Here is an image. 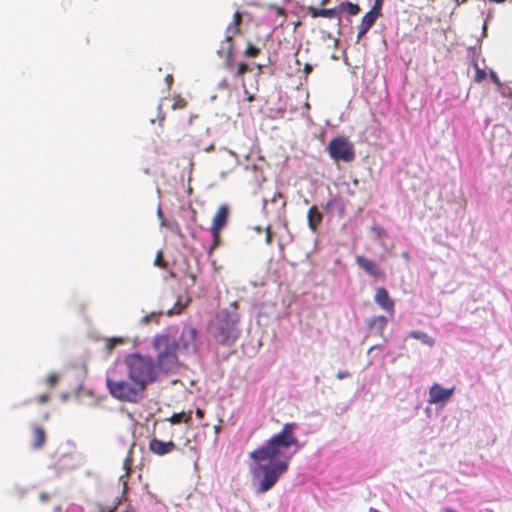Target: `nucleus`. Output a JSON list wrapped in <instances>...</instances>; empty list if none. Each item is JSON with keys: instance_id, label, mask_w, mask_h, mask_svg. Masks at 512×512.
Instances as JSON below:
<instances>
[{"instance_id": "f257e3e1", "label": "nucleus", "mask_w": 512, "mask_h": 512, "mask_svg": "<svg viewBox=\"0 0 512 512\" xmlns=\"http://www.w3.org/2000/svg\"><path fill=\"white\" fill-rule=\"evenodd\" d=\"M153 347L157 352V362L153 357L138 352L127 354L124 358L128 379L137 382L145 389L155 383L161 373H169L174 370L178 362L177 344L172 337L156 336L153 340Z\"/></svg>"}, {"instance_id": "f03ea898", "label": "nucleus", "mask_w": 512, "mask_h": 512, "mask_svg": "<svg viewBox=\"0 0 512 512\" xmlns=\"http://www.w3.org/2000/svg\"><path fill=\"white\" fill-rule=\"evenodd\" d=\"M299 425L295 422L285 423L281 431L269 438L263 445L250 453L254 462H266V460H279L292 457L299 452L303 444L296 437Z\"/></svg>"}, {"instance_id": "7ed1b4c3", "label": "nucleus", "mask_w": 512, "mask_h": 512, "mask_svg": "<svg viewBox=\"0 0 512 512\" xmlns=\"http://www.w3.org/2000/svg\"><path fill=\"white\" fill-rule=\"evenodd\" d=\"M239 322L240 315L237 312L236 303L231 304L228 308L221 309L209 327L214 341L226 347L233 346L241 335Z\"/></svg>"}, {"instance_id": "20e7f679", "label": "nucleus", "mask_w": 512, "mask_h": 512, "mask_svg": "<svg viewBox=\"0 0 512 512\" xmlns=\"http://www.w3.org/2000/svg\"><path fill=\"white\" fill-rule=\"evenodd\" d=\"M264 462H254L250 466L252 475V485L256 488L257 494H264L271 490L281 475L286 473L289 468V457L279 460H266Z\"/></svg>"}, {"instance_id": "39448f33", "label": "nucleus", "mask_w": 512, "mask_h": 512, "mask_svg": "<svg viewBox=\"0 0 512 512\" xmlns=\"http://www.w3.org/2000/svg\"><path fill=\"white\" fill-rule=\"evenodd\" d=\"M106 385L109 393L114 398L121 401L137 403L145 396L146 389L137 382H132L129 379L116 380L111 375H108Z\"/></svg>"}, {"instance_id": "423d86ee", "label": "nucleus", "mask_w": 512, "mask_h": 512, "mask_svg": "<svg viewBox=\"0 0 512 512\" xmlns=\"http://www.w3.org/2000/svg\"><path fill=\"white\" fill-rule=\"evenodd\" d=\"M327 149L330 157L335 161L351 162L355 159L353 144L343 136L333 138Z\"/></svg>"}, {"instance_id": "0eeeda50", "label": "nucleus", "mask_w": 512, "mask_h": 512, "mask_svg": "<svg viewBox=\"0 0 512 512\" xmlns=\"http://www.w3.org/2000/svg\"><path fill=\"white\" fill-rule=\"evenodd\" d=\"M229 217V208L226 205H222L217 210L216 214L213 217L212 226L210 228V233L212 236V244L209 248V253L211 254L214 249H216L221 243L220 232L226 226Z\"/></svg>"}, {"instance_id": "6e6552de", "label": "nucleus", "mask_w": 512, "mask_h": 512, "mask_svg": "<svg viewBox=\"0 0 512 512\" xmlns=\"http://www.w3.org/2000/svg\"><path fill=\"white\" fill-rule=\"evenodd\" d=\"M198 335V331L196 328L192 326H186L183 328L181 335L177 339L174 336H170L175 339L177 344L176 351L179 349H183L186 352H195L196 351V338Z\"/></svg>"}, {"instance_id": "1a4fd4ad", "label": "nucleus", "mask_w": 512, "mask_h": 512, "mask_svg": "<svg viewBox=\"0 0 512 512\" xmlns=\"http://www.w3.org/2000/svg\"><path fill=\"white\" fill-rule=\"evenodd\" d=\"M355 263L357 264V266L359 268L364 270L365 273L367 275H369L370 277H373L374 279H381V280H383L385 278V272L373 260H370L363 255H357L355 257Z\"/></svg>"}, {"instance_id": "9d476101", "label": "nucleus", "mask_w": 512, "mask_h": 512, "mask_svg": "<svg viewBox=\"0 0 512 512\" xmlns=\"http://www.w3.org/2000/svg\"><path fill=\"white\" fill-rule=\"evenodd\" d=\"M455 388H444L440 384L435 383L429 389V403L444 404L454 394Z\"/></svg>"}, {"instance_id": "9b49d317", "label": "nucleus", "mask_w": 512, "mask_h": 512, "mask_svg": "<svg viewBox=\"0 0 512 512\" xmlns=\"http://www.w3.org/2000/svg\"><path fill=\"white\" fill-rule=\"evenodd\" d=\"M381 15L376 12L369 10L362 18L361 23L358 27L357 42H359L366 33L373 27L377 19Z\"/></svg>"}, {"instance_id": "f8f14e48", "label": "nucleus", "mask_w": 512, "mask_h": 512, "mask_svg": "<svg viewBox=\"0 0 512 512\" xmlns=\"http://www.w3.org/2000/svg\"><path fill=\"white\" fill-rule=\"evenodd\" d=\"M374 301L383 310L389 312L390 314L394 313V301L390 298L386 288L380 287L376 290Z\"/></svg>"}, {"instance_id": "ddd939ff", "label": "nucleus", "mask_w": 512, "mask_h": 512, "mask_svg": "<svg viewBox=\"0 0 512 512\" xmlns=\"http://www.w3.org/2000/svg\"><path fill=\"white\" fill-rule=\"evenodd\" d=\"M149 448L154 454L163 456L172 452L176 448V445L173 441H162L153 438L149 443Z\"/></svg>"}, {"instance_id": "4468645a", "label": "nucleus", "mask_w": 512, "mask_h": 512, "mask_svg": "<svg viewBox=\"0 0 512 512\" xmlns=\"http://www.w3.org/2000/svg\"><path fill=\"white\" fill-rule=\"evenodd\" d=\"M388 324V319L385 316H375L372 317L367 321V325L370 329V331L374 334H378L381 337L384 338V341H387V339L384 337V329L386 328Z\"/></svg>"}, {"instance_id": "2eb2a0df", "label": "nucleus", "mask_w": 512, "mask_h": 512, "mask_svg": "<svg viewBox=\"0 0 512 512\" xmlns=\"http://www.w3.org/2000/svg\"><path fill=\"white\" fill-rule=\"evenodd\" d=\"M233 38L227 39V34L225 33V40L222 41L220 48L217 51L219 56H225V64L228 68H230L233 64Z\"/></svg>"}, {"instance_id": "dca6fc26", "label": "nucleus", "mask_w": 512, "mask_h": 512, "mask_svg": "<svg viewBox=\"0 0 512 512\" xmlns=\"http://www.w3.org/2000/svg\"><path fill=\"white\" fill-rule=\"evenodd\" d=\"M309 14L313 18L324 17V18H339V10L337 8H316L309 7Z\"/></svg>"}, {"instance_id": "f3484780", "label": "nucleus", "mask_w": 512, "mask_h": 512, "mask_svg": "<svg viewBox=\"0 0 512 512\" xmlns=\"http://www.w3.org/2000/svg\"><path fill=\"white\" fill-rule=\"evenodd\" d=\"M308 226L312 232H316L318 226L323 220L322 213L318 210L316 206H312L307 213Z\"/></svg>"}, {"instance_id": "a211bd4d", "label": "nucleus", "mask_w": 512, "mask_h": 512, "mask_svg": "<svg viewBox=\"0 0 512 512\" xmlns=\"http://www.w3.org/2000/svg\"><path fill=\"white\" fill-rule=\"evenodd\" d=\"M241 21L242 14L239 11H236L233 16V21L226 28L227 39L233 38L240 32L239 26L241 24Z\"/></svg>"}, {"instance_id": "6ab92c4d", "label": "nucleus", "mask_w": 512, "mask_h": 512, "mask_svg": "<svg viewBox=\"0 0 512 512\" xmlns=\"http://www.w3.org/2000/svg\"><path fill=\"white\" fill-rule=\"evenodd\" d=\"M46 441V433L42 427L36 426L33 431L32 447L34 449H40L43 447Z\"/></svg>"}, {"instance_id": "aec40b11", "label": "nucleus", "mask_w": 512, "mask_h": 512, "mask_svg": "<svg viewBox=\"0 0 512 512\" xmlns=\"http://www.w3.org/2000/svg\"><path fill=\"white\" fill-rule=\"evenodd\" d=\"M409 337L420 340L423 344L429 347H432L435 344V340L423 331L413 330L409 333Z\"/></svg>"}, {"instance_id": "412c9836", "label": "nucleus", "mask_w": 512, "mask_h": 512, "mask_svg": "<svg viewBox=\"0 0 512 512\" xmlns=\"http://www.w3.org/2000/svg\"><path fill=\"white\" fill-rule=\"evenodd\" d=\"M337 9L339 14L343 12L351 16L357 15L360 12V6L349 1L342 2Z\"/></svg>"}, {"instance_id": "4be33fe9", "label": "nucleus", "mask_w": 512, "mask_h": 512, "mask_svg": "<svg viewBox=\"0 0 512 512\" xmlns=\"http://www.w3.org/2000/svg\"><path fill=\"white\" fill-rule=\"evenodd\" d=\"M60 379V374L58 373H51L47 377L40 379L39 384H45L48 388H54Z\"/></svg>"}, {"instance_id": "5701e85b", "label": "nucleus", "mask_w": 512, "mask_h": 512, "mask_svg": "<svg viewBox=\"0 0 512 512\" xmlns=\"http://www.w3.org/2000/svg\"><path fill=\"white\" fill-rule=\"evenodd\" d=\"M371 233L373 234V237L378 241L387 237L386 230L382 226L376 224L371 227Z\"/></svg>"}, {"instance_id": "b1692460", "label": "nucleus", "mask_w": 512, "mask_h": 512, "mask_svg": "<svg viewBox=\"0 0 512 512\" xmlns=\"http://www.w3.org/2000/svg\"><path fill=\"white\" fill-rule=\"evenodd\" d=\"M125 343V339L122 337H112L106 339V348L108 351L114 349L117 345Z\"/></svg>"}, {"instance_id": "393cba45", "label": "nucleus", "mask_w": 512, "mask_h": 512, "mask_svg": "<svg viewBox=\"0 0 512 512\" xmlns=\"http://www.w3.org/2000/svg\"><path fill=\"white\" fill-rule=\"evenodd\" d=\"M473 66L475 68V77H474V81L477 82V83H480L482 82L483 80L486 79L487 77V73L484 69H481L477 62H473Z\"/></svg>"}, {"instance_id": "a878e982", "label": "nucleus", "mask_w": 512, "mask_h": 512, "mask_svg": "<svg viewBox=\"0 0 512 512\" xmlns=\"http://www.w3.org/2000/svg\"><path fill=\"white\" fill-rule=\"evenodd\" d=\"M28 489L24 486H21L19 484H15L13 486V489L11 491V494L16 496L18 499H22L27 494Z\"/></svg>"}, {"instance_id": "bb28decb", "label": "nucleus", "mask_w": 512, "mask_h": 512, "mask_svg": "<svg viewBox=\"0 0 512 512\" xmlns=\"http://www.w3.org/2000/svg\"><path fill=\"white\" fill-rule=\"evenodd\" d=\"M260 53V49L251 43L248 44L244 54L246 57L255 58Z\"/></svg>"}, {"instance_id": "cd10ccee", "label": "nucleus", "mask_w": 512, "mask_h": 512, "mask_svg": "<svg viewBox=\"0 0 512 512\" xmlns=\"http://www.w3.org/2000/svg\"><path fill=\"white\" fill-rule=\"evenodd\" d=\"M133 447H134V444L131 446V448H130V450L128 452V455L126 456V458L124 460V463H123V468L127 471V473L131 469V466H132V463H133V459L131 457Z\"/></svg>"}, {"instance_id": "c85d7f7f", "label": "nucleus", "mask_w": 512, "mask_h": 512, "mask_svg": "<svg viewBox=\"0 0 512 512\" xmlns=\"http://www.w3.org/2000/svg\"><path fill=\"white\" fill-rule=\"evenodd\" d=\"M281 200V203H280V208H284L285 205H286V201L283 200V195L281 193H275L273 195V197L271 198L270 202L273 203V204H277L278 201Z\"/></svg>"}, {"instance_id": "c756f323", "label": "nucleus", "mask_w": 512, "mask_h": 512, "mask_svg": "<svg viewBox=\"0 0 512 512\" xmlns=\"http://www.w3.org/2000/svg\"><path fill=\"white\" fill-rule=\"evenodd\" d=\"M250 70L249 65L246 63H240L238 65L237 71L235 73V76H242L245 73H247Z\"/></svg>"}, {"instance_id": "7c9ffc66", "label": "nucleus", "mask_w": 512, "mask_h": 512, "mask_svg": "<svg viewBox=\"0 0 512 512\" xmlns=\"http://www.w3.org/2000/svg\"><path fill=\"white\" fill-rule=\"evenodd\" d=\"M384 0H374V4L370 10L376 12L379 15H382V7Z\"/></svg>"}, {"instance_id": "2f4dec72", "label": "nucleus", "mask_w": 512, "mask_h": 512, "mask_svg": "<svg viewBox=\"0 0 512 512\" xmlns=\"http://www.w3.org/2000/svg\"><path fill=\"white\" fill-rule=\"evenodd\" d=\"M161 314H162V313L157 314V313L153 312V313H151V314H149V315H146V316H144V317L141 319V323H142V324H149V323H150L154 318H156V317L160 316Z\"/></svg>"}, {"instance_id": "473e14b6", "label": "nucleus", "mask_w": 512, "mask_h": 512, "mask_svg": "<svg viewBox=\"0 0 512 512\" xmlns=\"http://www.w3.org/2000/svg\"><path fill=\"white\" fill-rule=\"evenodd\" d=\"M489 77H490L491 81H492L495 85H497V86H499V87L502 85V84H501V81H500V79H499V77H498V75H497V73H496L495 71L490 70V72H489Z\"/></svg>"}, {"instance_id": "72a5a7b5", "label": "nucleus", "mask_w": 512, "mask_h": 512, "mask_svg": "<svg viewBox=\"0 0 512 512\" xmlns=\"http://www.w3.org/2000/svg\"><path fill=\"white\" fill-rule=\"evenodd\" d=\"M157 216L161 220V225L162 226L170 227L168 222H167V220L164 218V214H163V211H162V208H161L160 205L158 206V209H157Z\"/></svg>"}, {"instance_id": "f704fd0d", "label": "nucleus", "mask_w": 512, "mask_h": 512, "mask_svg": "<svg viewBox=\"0 0 512 512\" xmlns=\"http://www.w3.org/2000/svg\"><path fill=\"white\" fill-rule=\"evenodd\" d=\"M272 238H273V235H272L271 227L268 226L266 228V239H265V242L267 245H270L272 243Z\"/></svg>"}, {"instance_id": "c9c22d12", "label": "nucleus", "mask_w": 512, "mask_h": 512, "mask_svg": "<svg viewBox=\"0 0 512 512\" xmlns=\"http://www.w3.org/2000/svg\"><path fill=\"white\" fill-rule=\"evenodd\" d=\"M166 99H163L161 102L165 101ZM162 103H159L158 105V119H159V122L160 124L164 121L165 119V114L162 112Z\"/></svg>"}, {"instance_id": "e433bc0d", "label": "nucleus", "mask_w": 512, "mask_h": 512, "mask_svg": "<svg viewBox=\"0 0 512 512\" xmlns=\"http://www.w3.org/2000/svg\"><path fill=\"white\" fill-rule=\"evenodd\" d=\"M154 265L157 266V267H161V268L164 267L163 259H162V253L161 252H158V254L156 256V259L154 261Z\"/></svg>"}, {"instance_id": "4c0bfd02", "label": "nucleus", "mask_w": 512, "mask_h": 512, "mask_svg": "<svg viewBox=\"0 0 512 512\" xmlns=\"http://www.w3.org/2000/svg\"><path fill=\"white\" fill-rule=\"evenodd\" d=\"M49 399H50L49 394H42V395L38 396L37 401L41 404H44V403L48 402Z\"/></svg>"}, {"instance_id": "58836bf2", "label": "nucleus", "mask_w": 512, "mask_h": 512, "mask_svg": "<svg viewBox=\"0 0 512 512\" xmlns=\"http://www.w3.org/2000/svg\"><path fill=\"white\" fill-rule=\"evenodd\" d=\"M350 376V373L348 371H339L336 375V377L339 379V380H343V379H346Z\"/></svg>"}, {"instance_id": "ea45409f", "label": "nucleus", "mask_w": 512, "mask_h": 512, "mask_svg": "<svg viewBox=\"0 0 512 512\" xmlns=\"http://www.w3.org/2000/svg\"><path fill=\"white\" fill-rule=\"evenodd\" d=\"M165 82H166L167 87H168V89H169V88L171 87V85H172V82H173V77H172V75H167V76L165 77Z\"/></svg>"}, {"instance_id": "a19ab883", "label": "nucleus", "mask_w": 512, "mask_h": 512, "mask_svg": "<svg viewBox=\"0 0 512 512\" xmlns=\"http://www.w3.org/2000/svg\"><path fill=\"white\" fill-rule=\"evenodd\" d=\"M49 495L47 493H41L39 498H40V501L42 502H46L48 499H49Z\"/></svg>"}, {"instance_id": "79ce46f5", "label": "nucleus", "mask_w": 512, "mask_h": 512, "mask_svg": "<svg viewBox=\"0 0 512 512\" xmlns=\"http://www.w3.org/2000/svg\"><path fill=\"white\" fill-rule=\"evenodd\" d=\"M383 348V345L382 344H377V345H374L372 346L369 350H368V354H370L373 350L375 349H382Z\"/></svg>"}, {"instance_id": "37998d69", "label": "nucleus", "mask_w": 512, "mask_h": 512, "mask_svg": "<svg viewBox=\"0 0 512 512\" xmlns=\"http://www.w3.org/2000/svg\"><path fill=\"white\" fill-rule=\"evenodd\" d=\"M227 86H228V83H227V80H226V79L222 80V81L219 83V88L225 89V88H227Z\"/></svg>"}, {"instance_id": "c03bdc74", "label": "nucleus", "mask_w": 512, "mask_h": 512, "mask_svg": "<svg viewBox=\"0 0 512 512\" xmlns=\"http://www.w3.org/2000/svg\"><path fill=\"white\" fill-rule=\"evenodd\" d=\"M267 204H268V199L263 198V212L264 213L267 212Z\"/></svg>"}, {"instance_id": "a18cd8bd", "label": "nucleus", "mask_w": 512, "mask_h": 512, "mask_svg": "<svg viewBox=\"0 0 512 512\" xmlns=\"http://www.w3.org/2000/svg\"><path fill=\"white\" fill-rule=\"evenodd\" d=\"M196 416H197L198 418H202V417L204 416V411H203V410H201V409H197V411H196Z\"/></svg>"}, {"instance_id": "49530a36", "label": "nucleus", "mask_w": 512, "mask_h": 512, "mask_svg": "<svg viewBox=\"0 0 512 512\" xmlns=\"http://www.w3.org/2000/svg\"><path fill=\"white\" fill-rule=\"evenodd\" d=\"M468 52H469V54L475 55L476 52H477V48L476 47H469Z\"/></svg>"}, {"instance_id": "de8ad7c7", "label": "nucleus", "mask_w": 512, "mask_h": 512, "mask_svg": "<svg viewBox=\"0 0 512 512\" xmlns=\"http://www.w3.org/2000/svg\"><path fill=\"white\" fill-rule=\"evenodd\" d=\"M508 91H511V88H508V90L503 91L502 95L512 97V92L508 93Z\"/></svg>"}, {"instance_id": "09e8293b", "label": "nucleus", "mask_w": 512, "mask_h": 512, "mask_svg": "<svg viewBox=\"0 0 512 512\" xmlns=\"http://www.w3.org/2000/svg\"><path fill=\"white\" fill-rule=\"evenodd\" d=\"M508 91H511V88H508V90L503 91L502 95L512 97V92L508 93Z\"/></svg>"}, {"instance_id": "8fccbe9b", "label": "nucleus", "mask_w": 512, "mask_h": 512, "mask_svg": "<svg viewBox=\"0 0 512 512\" xmlns=\"http://www.w3.org/2000/svg\"><path fill=\"white\" fill-rule=\"evenodd\" d=\"M508 91H511V88H508V90L503 91L502 95L512 97V92L508 93Z\"/></svg>"}, {"instance_id": "3c124183", "label": "nucleus", "mask_w": 512, "mask_h": 512, "mask_svg": "<svg viewBox=\"0 0 512 512\" xmlns=\"http://www.w3.org/2000/svg\"><path fill=\"white\" fill-rule=\"evenodd\" d=\"M401 256H402V258H404V259H405V260H407V261H408V260H409V258H410L409 253H408V252H406V251H405V252H403V253L401 254Z\"/></svg>"}, {"instance_id": "603ef678", "label": "nucleus", "mask_w": 512, "mask_h": 512, "mask_svg": "<svg viewBox=\"0 0 512 512\" xmlns=\"http://www.w3.org/2000/svg\"><path fill=\"white\" fill-rule=\"evenodd\" d=\"M482 35H483V36H486V35H487V25H486V23H484V25H483Z\"/></svg>"}, {"instance_id": "864d4df0", "label": "nucleus", "mask_w": 512, "mask_h": 512, "mask_svg": "<svg viewBox=\"0 0 512 512\" xmlns=\"http://www.w3.org/2000/svg\"><path fill=\"white\" fill-rule=\"evenodd\" d=\"M176 313H178V311H175V308L170 309V310L167 312V314H168L169 316H172V315H174V314H176Z\"/></svg>"}, {"instance_id": "5fc2aeb1", "label": "nucleus", "mask_w": 512, "mask_h": 512, "mask_svg": "<svg viewBox=\"0 0 512 512\" xmlns=\"http://www.w3.org/2000/svg\"><path fill=\"white\" fill-rule=\"evenodd\" d=\"M305 71H306V73L311 72V71H312V66H311V65H309V64H306V66H305Z\"/></svg>"}, {"instance_id": "6e6d98bb", "label": "nucleus", "mask_w": 512, "mask_h": 512, "mask_svg": "<svg viewBox=\"0 0 512 512\" xmlns=\"http://www.w3.org/2000/svg\"><path fill=\"white\" fill-rule=\"evenodd\" d=\"M212 150H214V145H213V144L209 145V146L205 149V151H206V152H211Z\"/></svg>"}, {"instance_id": "4d7b16f0", "label": "nucleus", "mask_w": 512, "mask_h": 512, "mask_svg": "<svg viewBox=\"0 0 512 512\" xmlns=\"http://www.w3.org/2000/svg\"><path fill=\"white\" fill-rule=\"evenodd\" d=\"M247 100H248L249 102H253V101L255 100L254 95H250V94H249V95H248V97H247Z\"/></svg>"}, {"instance_id": "13d9d810", "label": "nucleus", "mask_w": 512, "mask_h": 512, "mask_svg": "<svg viewBox=\"0 0 512 512\" xmlns=\"http://www.w3.org/2000/svg\"><path fill=\"white\" fill-rule=\"evenodd\" d=\"M347 192H348L350 195H354V194H355V190H354V189H351L350 187L348 188Z\"/></svg>"}, {"instance_id": "bf43d9fd", "label": "nucleus", "mask_w": 512, "mask_h": 512, "mask_svg": "<svg viewBox=\"0 0 512 512\" xmlns=\"http://www.w3.org/2000/svg\"><path fill=\"white\" fill-rule=\"evenodd\" d=\"M358 184H359V180H358V179H354V180H353V185H354V187H357V186H358Z\"/></svg>"}, {"instance_id": "052dcab7", "label": "nucleus", "mask_w": 512, "mask_h": 512, "mask_svg": "<svg viewBox=\"0 0 512 512\" xmlns=\"http://www.w3.org/2000/svg\"><path fill=\"white\" fill-rule=\"evenodd\" d=\"M257 67H258V69H259V71H258V75H259V74L261 73V70H262L263 65L258 64V65H257Z\"/></svg>"}, {"instance_id": "680f3d73", "label": "nucleus", "mask_w": 512, "mask_h": 512, "mask_svg": "<svg viewBox=\"0 0 512 512\" xmlns=\"http://www.w3.org/2000/svg\"><path fill=\"white\" fill-rule=\"evenodd\" d=\"M255 230H256L257 232H261V231H262V227L257 226V227H255Z\"/></svg>"}, {"instance_id": "e2e57ef3", "label": "nucleus", "mask_w": 512, "mask_h": 512, "mask_svg": "<svg viewBox=\"0 0 512 512\" xmlns=\"http://www.w3.org/2000/svg\"><path fill=\"white\" fill-rule=\"evenodd\" d=\"M445 512H455L452 508H446Z\"/></svg>"}, {"instance_id": "0e129e2a", "label": "nucleus", "mask_w": 512, "mask_h": 512, "mask_svg": "<svg viewBox=\"0 0 512 512\" xmlns=\"http://www.w3.org/2000/svg\"><path fill=\"white\" fill-rule=\"evenodd\" d=\"M331 204H332V201H330L329 203H327V205H326V207H325V208H326V210H328V209L330 208Z\"/></svg>"}, {"instance_id": "69168bd1", "label": "nucleus", "mask_w": 512, "mask_h": 512, "mask_svg": "<svg viewBox=\"0 0 512 512\" xmlns=\"http://www.w3.org/2000/svg\"><path fill=\"white\" fill-rule=\"evenodd\" d=\"M329 0H322L321 1V5H326L328 3Z\"/></svg>"}, {"instance_id": "338daca9", "label": "nucleus", "mask_w": 512, "mask_h": 512, "mask_svg": "<svg viewBox=\"0 0 512 512\" xmlns=\"http://www.w3.org/2000/svg\"><path fill=\"white\" fill-rule=\"evenodd\" d=\"M229 153L234 156L235 158L237 157L236 154L233 152V151H229Z\"/></svg>"}, {"instance_id": "774afa93", "label": "nucleus", "mask_w": 512, "mask_h": 512, "mask_svg": "<svg viewBox=\"0 0 512 512\" xmlns=\"http://www.w3.org/2000/svg\"><path fill=\"white\" fill-rule=\"evenodd\" d=\"M176 107H177V104H176V103H173L172 108H173V109H176Z\"/></svg>"}]
</instances>
